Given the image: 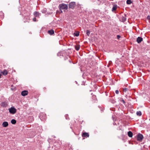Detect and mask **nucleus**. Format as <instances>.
Returning a JSON list of instances; mask_svg holds the SVG:
<instances>
[{
	"label": "nucleus",
	"mask_w": 150,
	"mask_h": 150,
	"mask_svg": "<svg viewBox=\"0 0 150 150\" xmlns=\"http://www.w3.org/2000/svg\"><path fill=\"white\" fill-rule=\"evenodd\" d=\"M59 7L60 10L61 9H67L68 8V6L67 5L65 4H62L59 5Z\"/></svg>",
	"instance_id": "1"
},
{
	"label": "nucleus",
	"mask_w": 150,
	"mask_h": 150,
	"mask_svg": "<svg viewBox=\"0 0 150 150\" xmlns=\"http://www.w3.org/2000/svg\"><path fill=\"white\" fill-rule=\"evenodd\" d=\"M76 5L75 2H72L70 3L69 4V6L70 8L73 9Z\"/></svg>",
	"instance_id": "2"
},
{
	"label": "nucleus",
	"mask_w": 150,
	"mask_h": 150,
	"mask_svg": "<svg viewBox=\"0 0 150 150\" xmlns=\"http://www.w3.org/2000/svg\"><path fill=\"white\" fill-rule=\"evenodd\" d=\"M9 112L12 114H14L16 111V110L14 107H11L9 109Z\"/></svg>",
	"instance_id": "3"
},
{
	"label": "nucleus",
	"mask_w": 150,
	"mask_h": 150,
	"mask_svg": "<svg viewBox=\"0 0 150 150\" xmlns=\"http://www.w3.org/2000/svg\"><path fill=\"white\" fill-rule=\"evenodd\" d=\"M143 138V135L140 133H139L137 135V139L138 141H141Z\"/></svg>",
	"instance_id": "4"
},
{
	"label": "nucleus",
	"mask_w": 150,
	"mask_h": 150,
	"mask_svg": "<svg viewBox=\"0 0 150 150\" xmlns=\"http://www.w3.org/2000/svg\"><path fill=\"white\" fill-rule=\"evenodd\" d=\"M28 91L26 90H24L22 91L21 94L23 96H25L28 94Z\"/></svg>",
	"instance_id": "5"
},
{
	"label": "nucleus",
	"mask_w": 150,
	"mask_h": 150,
	"mask_svg": "<svg viewBox=\"0 0 150 150\" xmlns=\"http://www.w3.org/2000/svg\"><path fill=\"white\" fill-rule=\"evenodd\" d=\"M1 105L3 107H6L8 106L7 103L6 101L2 102L1 103Z\"/></svg>",
	"instance_id": "6"
},
{
	"label": "nucleus",
	"mask_w": 150,
	"mask_h": 150,
	"mask_svg": "<svg viewBox=\"0 0 150 150\" xmlns=\"http://www.w3.org/2000/svg\"><path fill=\"white\" fill-rule=\"evenodd\" d=\"M143 40V38L141 37H139L137 38V41L138 43H140Z\"/></svg>",
	"instance_id": "7"
},
{
	"label": "nucleus",
	"mask_w": 150,
	"mask_h": 150,
	"mask_svg": "<svg viewBox=\"0 0 150 150\" xmlns=\"http://www.w3.org/2000/svg\"><path fill=\"white\" fill-rule=\"evenodd\" d=\"M82 136L83 137H88L89 136V134L88 133L85 132L83 133Z\"/></svg>",
	"instance_id": "8"
},
{
	"label": "nucleus",
	"mask_w": 150,
	"mask_h": 150,
	"mask_svg": "<svg viewBox=\"0 0 150 150\" xmlns=\"http://www.w3.org/2000/svg\"><path fill=\"white\" fill-rule=\"evenodd\" d=\"M8 122L6 121L3 122L2 124L3 126L4 127H6L8 126Z\"/></svg>",
	"instance_id": "9"
},
{
	"label": "nucleus",
	"mask_w": 150,
	"mask_h": 150,
	"mask_svg": "<svg viewBox=\"0 0 150 150\" xmlns=\"http://www.w3.org/2000/svg\"><path fill=\"white\" fill-rule=\"evenodd\" d=\"M47 33L50 35H52L54 33V31L52 29L50 30H49L48 31Z\"/></svg>",
	"instance_id": "10"
},
{
	"label": "nucleus",
	"mask_w": 150,
	"mask_h": 150,
	"mask_svg": "<svg viewBox=\"0 0 150 150\" xmlns=\"http://www.w3.org/2000/svg\"><path fill=\"white\" fill-rule=\"evenodd\" d=\"M127 134L128 136L130 137H132L133 136V133H132L130 131H129L128 132Z\"/></svg>",
	"instance_id": "11"
},
{
	"label": "nucleus",
	"mask_w": 150,
	"mask_h": 150,
	"mask_svg": "<svg viewBox=\"0 0 150 150\" xmlns=\"http://www.w3.org/2000/svg\"><path fill=\"white\" fill-rule=\"evenodd\" d=\"M125 16H122V19L123 22H125L126 20V15L125 14Z\"/></svg>",
	"instance_id": "12"
},
{
	"label": "nucleus",
	"mask_w": 150,
	"mask_h": 150,
	"mask_svg": "<svg viewBox=\"0 0 150 150\" xmlns=\"http://www.w3.org/2000/svg\"><path fill=\"white\" fill-rule=\"evenodd\" d=\"M117 6L116 5H114L112 8V11H115L117 8Z\"/></svg>",
	"instance_id": "13"
},
{
	"label": "nucleus",
	"mask_w": 150,
	"mask_h": 150,
	"mask_svg": "<svg viewBox=\"0 0 150 150\" xmlns=\"http://www.w3.org/2000/svg\"><path fill=\"white\" fill-rule=\"evenodd\" d=\"M4 75H7L8 74L7 71L5 69L3 71H2L1 72Z\"/></svg>",
	"instance_id": "14"
},
{
	"label": "nucleus",
	"mask_w": 150,
	"mask_h": 150,
	"mask_svg": "<svg viewBox=\"0 0 150 150\" xmlns=\"http://www.w3.org/2000/svg\"><path fill=\"white\" fill-rule=\"evenodd\" d=\"M80 45H78L77 46H76V45L75 46V49L77 51H78L79 50V49H80Z\"/></svg>",
	"instance_id": "15"
},
{
	"label": "nucleus",
	"mask_w": 150,
	"mask_h": 150,
	"mask_svg": "<svg viewBox=\"0 0 150 150\" xmlns=\"http://www.w3.org/2000/svg\"><path fill=\"white\" fill-rule=\"evenodd\" d=\"M79 32L76 31L74 33V36L77 37L79 36Z\"/></svg>",
	"instance_id": "16"
},
{
	"label": "nucleus",
	"mask_w": 150,
	"mask_h": 150,
	"mask_svg": "<svg viewBox=\"0 0 150 150\" xmlns=\"http://www.w3.org/2000/svg\"><path fill=\"white\" fill-rule=\"evenodd\" d=\"M11 122L13 124H15L16 123V121L15 120L13 119L11 120Z\"/></svg>",
	"instance_id": "17"
},
{
	"label": "nucleus",
	"mask_w": 150,
	"mask_h": 150,
	"mask_svg": "<svg viewBox=\"0 0 150 150\" xmlns=\"http://www.w3.org/2000/svg\"><path fill=\"white\" fill-rule=\"evenodd\" d=\"M136 114L139 116H141L142 115V112L140 111H138L136 112Z\"/></svg>",
	"instance_id": "18"
},
{
	"label": "nucleus",
	"mask_w": 150,
	"mask_h": 150,
	"mask_svg": "<svg viewBox=\"0 0 150 150\" xmlns=\"http://www.w3.org/2000/svg\"><path fill=\"white\" fill-rule=\"evenodd\" d=\"M39 12L37 11H35L34 13V15L35 17H37L38 16Z\"/></svg>",
	"instance_id": "19"
},
{
	"label": "nucleus",
	"mask_w": 150,
	"mask_h": 150,
	"mask_svg": "<svg viewBox=\"0 0 150 150\" xmlns=\"http://www.w3.org/2000/svg\"><path fill=\"white\" fill-rule=\"evenodd\" d=\"M127 4H130L132 3L131 0H127L126 1Z\"/></svg>",
	"instance_id": "20"
},
{
	"label": "nucleus",
	"mask_w": 150,
	"mask_h": 150,
	"mask_svg": "<svg viewBox=\"0 0 150 150\" xmlns=\"http://www.w3.org/2000/svg\"><path fill=\"white\" fill-rule=\"evenodd\" d=\"M90 33V31L88 30H86V34L87 35L89 36Z\"/></svg>",
	"instance_id": "21"
},
{
	"label": "nucleus",
	"mask_w": 150,
	"mask_h": 150,
	"mask_svg": "<svg viewBox=\"0 0 150 150\" xmlns=\"http://www.w3.org/2000/svg\"><path fill=\"white\" fill-rule=\"evenodd\" d=\"M120 101H121V102H122L123 103L125 104V100L122 99V98H121L120 99Z\"/></svg>",
	"instance_id": "22"
},
{
	"label": "nucleus",
	"mask_w": 150,
	"mask_h": 150,
	"mask_svg": "<svg viewBox=\"0 0 150 150\" xmlns=\"http://www.w3.org/2000/svg\"><path fill=\"white\" fill-rule=\"evenodd\" d=\"M128 89L127 88H124L123 89V91L124 92H126L128 90Z\"/></svg>",
	"instance_id": "23"
},
{
	"label": "nucleus",
	"mask_w": 150,
	"mask_h": 150,
	"mask_svg": "<svg viewBox=\"0 0 150 150\" xmlns=\"http://www.w3.org/2000/svg\"><path fill=\"white\" fill-rule=\"evenodd\" d=\"M115 92L117 94H118L119 93V91L118 90H116L115 91Z\"/></svg>",
	"instance_id": "24"
},
{
	"label": "nucleus",
	"mask_w": 150,
	"mask_h": 150,
	"mask_svg": "<svg viewBox=\"0 0 150 150\" xmlns=\"http://www.w3.org/2000/svg\"><path fill=\"white\" fill-rule=\"evenodd\" d=\"M120 38V35H117V38L118 39H119Z\"/></svg>",
	"instance_id": "25"
},
{
	"label": "nucleus",
	"mask_w": 150,
	"mask_h": 150,
	"mask_svg": "<svg viewBox=\"0 0 150 150\" xmlns=\"http://www.w3.org/2000/svg\"><path fill=\"white\" fill-rule=\"evenodd\" d=\"M147 18L149 20H150V16H148L147 17Z\"/></svg>",
	"instance_id": "26"
},
{
	"label": "nucleus",
	"mask_w": 150,
	"mask_h": 150,
	"mask_svg": "<svg viewBox=\"0 0 150 150\" xmlns=\"http://www.w3.org/2000/svg\"><path fill=\"white\" fill-rule=\"evenodd\" d=\"M36 19L35 18H34L33 19V20L34 21H36Z\"/></svg>",
	"instance_id": "27"
},
{
	"label": "nucleus",
	"mask_w": 150,
	"mask_h": 150,
	"mask_svg": "<svg viewBox=\"0 0 150 150\" xmlns=\"http://www.w3.org/2000/svg\"><path fill=\"white\" fill-rule=\"evenodd\" d=\"M67 115H66V116H65V117H66V119H67V120H68V119L67 118Z\"/></svg>",
	"instance_id": "28"
},
{
	"label": "nucleus",
	"mask_w": 150,
	"mask_h": 150,
	"mask_svg": "<svg viewBox=\"0 0 150 150\" xmlns=\"http://www.w3.org/2000/svg\"><path fill=\"white\" fill-rule=\"evenodd\" d=\"M1 74H0V78H1Z\"/></svg>",
	"instance_id": "29"
},
{
	"label": "nucleus",
	"mask_w": 150,
	"mask_h": 150,
	"mask_svg": "<svg viewBox=\"0 0 150 150\" xmlns=\"http://www.w3.org/2000/svg\"><path fill=\"white\" fill-rule=\"evenodd\" d=\"M61 13H62V11H61Z\"/></svg>",
	"instance_id": "30"
}]
</instances>
